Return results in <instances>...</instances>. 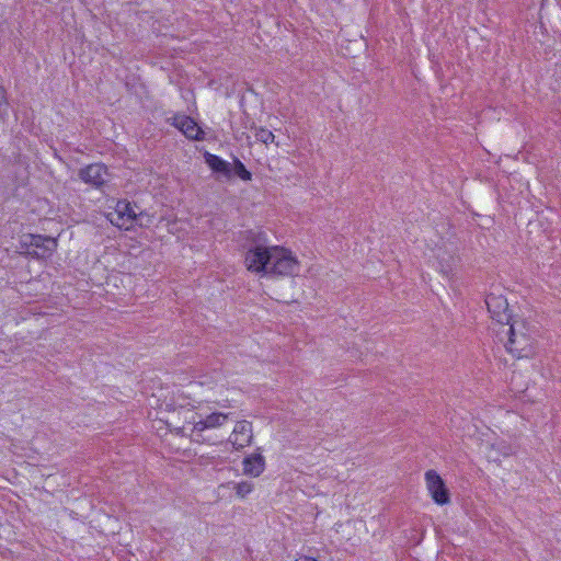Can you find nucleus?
I'll return each mask as SVG.
<instances>
[{
	"instance_id": "nucleus-1",
	"label": "nucleus",
	"mask_w": 561,
	"mask_h": 561,
	"mask_svg": "<svg viewBox=\"0 0 561 561\" xmlns=\"http://www.w3.org/2000/svg\"><path fill=\"white\" fill-rule=\"evenodd\" d=\"M266 239L257 233L244 256L250 272L264 275L295 277L299 274L300 263L293 252L284 247L265 245Z\"/></svg>"
},
{
	"instance_id": "nucleus-2",
	"label": "nucleus",
	"mask_w": 561,
	"mask_h": 561,
	"mask_svg": "<svg viewBox=\"0 0 561 561\" xmlns=\"http://www.w3.org/2000/svg\"><path fill=\"white\" fill-rule=\"evenodd\" d=\"M496 335L501 342H504L506 351L517 358H527L535 354L529 324L520 317H516L506 325L501 327Z\"/></svg>"
},
{
	"instance_id": "nucleus-3",
	"label": "nucleus",
	"mask_w": 561,
	"mask_h": 561,
	"mask_svg": "<svg viewBox=\"0 0 561 561\" xmlns=\"http://www.w3.org/2000/svg\"><path fill=\"white\" fill-rule=\"evenodd\" d=\"M229 413L213 412L208 415L203 416L199 414V419L195 427H190V438L194 443H209L210 438L205 435L208 430L218 428L226 424L229 420Z\"/></svg>"
},
{
	"instance_id": "nucleus-4",
	"label": "nucleus",
	"mask_w": 561,
	"mask_h": 561,
	"mask_svg": "<svg viewBox=\"0 0 561 561\" xmlns=\"http://www.w3.org/2000/svg\"><path fill=\"white\" fill-rule=\"evenodd\" d=\"M485 305L490 317L501 327L506 325L507 322L517 317L512 313L507 298L499 289L486 295Z\"/></svg>"
},
{
	"instance_id": "nucleus-5",
	"label": "nucleus",
	"mask_w": 561,
	"mask_h": 561,
	"mask_svg": "<svg viewBox=\"0 0 561 561\" xmlns=\"http://www.w3.org/2000/svg\"><path fill=\"white\" fill-rule=\"evenodd\" d=\"M22 249L33 259H46L53 255L57 249V240L41 234H28L22 242Z\"/></svg>"
},
{
	"instance_id": "nucleus-6",
	"label": "nucleus",
	"mask_w": 561,
	"mask_h": 561,
	"mask_svg": "<svg viewBox=\"0 0 561 561\" xmlns=\"http://www.w3.org/2000/svg\"><path fill=\"white\" fill-rule=\"evenodd\" d=\"M199 414L194 408L181 407L167 421V425L170 427V431L190 437V427H195Z\"/></svg>"
},
{
	"instance_id": "nucleus-7",
	"label": "nucleus",
	"mask_w": 561,
	"mask_h": 561,
	"mask_svg": "<svg viewBox=\"0 0 561 561\" xmlns=\"http://www.w3.org/2000/svg\"><path fill=\"white\" fill-rule=\"evenodd\" d=\"M79 179L92 187L101 188L110 181V173L104 164L92 163L79 171Z\"/></svg>"
},
{
	"instance_id": "nucleus-8",
	"label": "nucleus",
	"mask_w": 561,
	"mask_h": 561,
	"mask_svg": "<svg viewBox=\"0 0 561 561\" xmlns=\"http://www.w3.org/2000/svg\"><path fill=\"white\" fill-rule=\"evenodd\" d=\"M425 481L427 490L438 505H445L449 503V492L443 481L442 477L435 470H428L425 472Z\"/></svg>"
},
{
	"instance_id": "nucleus-9",
	"label": "nucleus",
	"mask_w": 561,
	"mask_h": 561,
	"mask_svg": "<svg viewBox=\"0 0 561 561\" xmlns=\"http://www.w3.org/2000/svg\"><path fill=\"white\" fill-rule=\"evenodd\" d=\"M253 440V426L252 423L245 420L238 421L229 437V442L237 449H243L250 446Z\"/></svg>"
},
{
	"instance_id": "nucleus-10",
	"label": "nucleus",
	"mask_w": 561,
	"mask_h": 561,
	"mask_svg": "<svg viewBox=\"0 0 561 561\" xmlns=\"http://www.w3.org/2000/svg\"><path fill=\"white\" fill-rule=\"evenodd\" d=\"M108 218L116 227L128 230L136 219V213L129 203L118 202L115 211L111 213Z\"/></svg>"
},
{
	"instance_id": "nucleus-11",
	"label": "nucleus",
	"mask_w": 561,
	"mask_h": 561,
	"mask_svg": "<svg viewBox=\"0 0 561 561\" xmlns=\"http://www.w3.org/2000/svg\"><path fill=\"white\" fill-rule=\"evenodd\" d=\"M172 125L180 129L185 137L192 140H203L204 131L197 123L187 115H174L172 117Z\"/></svg>"
},
{
	"instance_id": "nucleus-12",
	"label": "nucleus",
	"mask_w": 561,
	"mask_h": 561,
	"mask_svg": "<svg viewBox=\"0 0 561 561\" xmlns=\"http://www.w3.org/2000/svg\"><path fill=\"white\" fill-rule=\"evenodd\" d=\"M485 448L488 459L495 462L501 461V458H505L514 454L513 446L502 439L488 443Z\"/></svg>"
},
{
	"instance_id": "nucleus-13",
	"label": "nucleus",
	"mask_w": 561,
	"mask_h": 561,
	"mask_svg": "<svg viewBox=\"0 0 561 561\" xmlns=\"http://www.w3.org/2000/svg\"><path fill=\"white\" fill-rule=\"evenodd\" d=\"M243 473L259 477L265 470V459L260 453L252 454L242 460Z\"/></svg>"
},
{
	"instance_id": "nucleus-14",
	"label": "nucleus",
	"mask_w": 561,
	"mask_h": 561,
	"mask_svg": "<svg viewBox=\"0 0 561 561\" xmlns=\"http://www.w3.org/2000/svg\"><path fill=\"white\" fill-rule=\"evenodd\" d=\"M205 161L214 172L221 173L226 178L231 176L232 169L230 163L222 160L220 157L206 152Z\"/></svg>"
},
{
	"instance_id": "nucleus-15",
	"label": "nucleus",
	"mask_w": 561,
	"mask_h": 561,
	"mask_svg": "<svg viewBox=\"0 0 561 561\" xmlns=\"http://www.w3.org/2000/svg\"><path fill=\"white\" fill-rule=\"evenodd\" d=\"M254 137L257 141H261L265 145L273 142L275 139L274 134L270 129L264 127L255 128Z\"/></svg>"
},
{
	"instance_id": "nucleus-16",
	"label": "nucleus",
	"mask_w": 561,
	"mask_h": 561,
	"mask_svg": "<svg viewBox=\"0 0 561 561\" xmlns=\"http://www.w3.org/2000/svg\"><path fill=\"white\" fill-rule=\"evenodd\" d=\"M233 172L243 181H250L252 179L251 172L247 170L245 165L239 159H234L233 161Z\"/></svg>"
},
{
	"instance_id": "nucleus-17",
	"label": "nucleus",
	"mask_w": 561,
	"mask_h": 561,
	"mask_svg": "<svg viewBox=\"0 0 561 561\" xmlns=\"http://www.w3.org/2000/svg\"><path fill=\"white\" fill-rule=\"evenodd\" d=\"M236 494L243 499L253 490V483L250 481H241L234 485Z\"/></svg>"
},
{
	"instance_id": "nucleus-18",
	"label": "nucleus",
	"mask_w": 561,
	"mask_h": 561,
	"mask_svg": "<svg viewBox=\"0 0 561 561\" xmlns=\"http://www.w3.org/2000/svg\"><path fill=\"white\" fill-rule=\"evenodd\" d=\"M7 110H8V102L0 103V122L4 119L7 116Z\"/></svg>"
},
{
	"instance_id": "nucleus-19",
	"label": "nucleus",
	"mask_w": 561,
	"mask_h": 561,
	"mask_svg": "<svg viewBox=\"0 0 561 561\" xmlns=\"http://www.w3.org/2000/svg\"><path fill=\"white\" fill-rule=\"evenodd\" d=\"M5 102H7L5 91H4V89L0 85V103H5Z\"/></svg>"
},
{
	"instance_id": "nucleus-20",
	"label": "nucleus",
	"mask_w": 561,
	"mask_h": 561,
	"mask_svg": "<svg viewBox=\"0 0 561 561\" xmlns=\"http://www.w3.org/2000/svg\"><path fill=\"white\" fill-rule=\"evenodd\" d=\"M295 561H318V560L314 558H311V557L301 556V557H298Z\"/></svg>"
}]
</instances>
